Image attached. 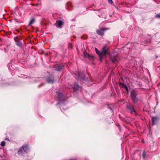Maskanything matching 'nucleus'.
Segmentation results:
<instances>
[{
    "label": "nucleus",
    "mask_w": 160,
    "mask_h": 160,
    "mask_svg": "<svg viewBox=\"0 0 160 160\" xmlns=\"http://www.w3.org/2000/svg\"><path fill=\"white\" fill-rule=\"evenodd\" d=\"M5 142L4 141H2L1 143V146L4 147L5 146Z\"/></svg>",
    "instance_id": "nucleus-22"
},
{
    "label": "nucleus",
    "mask_w": 160,
    "mask_h": 160,
    "mask_svg": "<svg viewBox=\"0 0 160 160\" xmlns=\"http://www.w3.org/2000/svg\"><path fill=\"white\" fill-rule=\"evenodd\" d=\"M95 50L96 52V53L98 54L99 56L100 59L101 61H102V54L101 51H99L98 50V49L97 48H95Z\"/></svg>",
    "instance_id": "nucleus-12"
},
{
    "label": "nucleus",
    "mask_w": 160,
    "mask_h": 160,
    "mask_svg": "<svg viewBox=\"0 0 160 160\" xmlns=\"http://www.w3.org/2000/svg\"><path fill=\"white\" fill-rule=\"evenodd\" d=\"M82 79L84 81H87V78L86 77L85 75H84L83 76Z\"/></svg>",
    "instance_id": "nucleus-21"
},
{
    "label": "nucleus",
    "mask_w": 160,
    "mask_h": 160,
    "mask_svg": "<svg viewBox=\"0 0 160 160\" xmlns=\"http://www.w3.org/2000/svg\"><path fill=\"white\" fill-rule=\"evenodd\" d=\"M110 109L111 110V108H110Z\"/></svg>",
    "instance_id": "nucleus-27"
},
{
    "label": "nucleus",
    "mask_w": 160,
    "mask_h": 160,
    "mask_svg": "<svg viewBox=\"0 0 160 160\" xmlns=\"http://www.w3.org/2000/svg\"><path fill=\"white\" fill-rule=\"evenodd\" d=\"M73 88L74 90V91H76L79 89V86L78 85H77L74 86L73 87Z\"/></svg>",
    "instance_id": "nucleus-18"
},
{
    "label": "nucleus",
    "mask_w": 160,
    "mask_h": 160,
    "mask_svg": "<svg viewBox=\"0 0 160 160\" xmlns=\"http://www.w3.org/2000/svg\"><path fill=\"white\" fill-rule=\"evenodd\" d=\"M53 77L52 76L49 77L47 79V82L49 83H52L54 82Z\"/></svg>",
    "instance_id": "nucleus-11"
},
{
    "label": "nucleus",
    "mask_w": 160,
    "mask_h": 160,
    "mask_svg": "<svg viewBox=\"0 0 160 160\" xmlns=\"http://www.w3.org/2000/svg\"><path fill=\"white\" fill-rule=\"evenodd\" d=\"M158 118L157 117H152V125H154L157 122Z\"/></svg>",
    "instance_id": "nucleus-10"
},
{
    "label": "nucleus",
    "mask_w": 160,
    "mask_h": 160,
    "mask_svg": "<svg viewBox=\"0 0 160 160\" xmlns=\"http://www.w3.org/2000/svg\"><path fill=\"white\" fill-rule=\"evenodd\" d=\"M127 109L128 112H130L131 113H134L135 114V112L134 110L133 107L132 105L130 103H127Z\"/></svg>",
    "instance_id": "nucleus-2"
},
{
    "label": "nucleus",
    "mask_w": 160,
    "mask_h": 160,
    "mask_svg": "<svg viewBox=\"0 0 160 160\" xmlns=\"http://www.w3.org/2000/svg\"><path fill=\"white\" fill-rule=\"evenodd\" d=\"M66 66V64L64 63L58 64L54 66L55 70H62L65 69V68Z\"/></svg>",
    "instance_id": "nucleus-1"
},
{
    "label": "nucleus",
    "mask_w": 160,
    "mask_h": 160,
    "mask_svg": "<svg viewBox=\"0 0 160 160\" xmlns=\"http://www.w3.org/2000/svg\"><path fill=\"white\" fill-rule=\"evenodd\" d=\"M63 24L62 22L60 20H57L55 23V26L58 28H61V26Z\"/></svg>",
    "instance_id": "nucleus-8"
},
{
    "label": "nucleus",
    "mask_w": 160,
    "mask_h": 160,
    "mask_svg": "<svg viewBox=\"0 0 160 160\" xmlns=\"http://www.w3.org/2000/svg\"><path fill=\"white\" fill-rule=\"evenodd\" d=\"M156 16L157 18H160V14H157L156 15Z\"/></svg>",
    "instance_id": "nucleus-25"
},
{
    "label": "nucleus",
    "mask_w": 160,
    "mask_h": 160,
    "mask_svg": "<svg viewBox=\"0 0 160 160\" xmlns=\"http://www.w3.org/2000/svg\"><path fill=\"white\" fill-rule=\"evenodd\" d=\"M57 104L58 105H59L60 109L62 112V110L64 109V108L65 110H66L67 108V107L65 106L64 105L63 103H62L61 102H59Z\"/></svg>",
    "instance_id": "nucleus-9"
},
{
    "label": "nucleus",
    "mask_w": 160,
    "mask_h": 160,
    "mask_svg": "<svg viewBox=\"0 0 160 160\" xmlns=\"http://www.w3.org/2000/svg\"><path fill=\"white\" fill-rule=\"evenodd\" d=\"M146 156V153L145 151L143 152L142 153V156L144 158Z\"/></svg>",
    "instance_id": "nucleus-23"
},
{
    "label": "nucleus",
    "mask_w": 160,
    "mask_h": 160,
    "mask_svg": "<svg viewBox=\"0 0 160 160\" xmlns=\"http://www.w3.org/2000/svg\"><path fill=\"white\" fill-rule=\"evenodd\" d=\"M22 147H23L24 151L25 152H27L29 151V149L28 145H23Z\"/></svg>",
    "instance_id": "nucleus-13"
},
{
    "label": "nucleus",
    "mask_w": 160,
    "mask_h": 160,
    "mask_svg": "<svg viewBox=\"0 0 160 160\" xmlns=\"http://www.w3.org/2000/svg\"><path fill=\"white\" fill-rule=\"evenodd\" d=\"M57 93L58 100H59V99L62 98L63 97V95L62 93L59 92H57Z\"/></svg>",
    "instance_id": "nucleus-15"
},
{
    "label": "nucleus",
    "mask_w": 160,
    "mask_h": 160,
    "mask_svg": "<svg viewBox=\"0 0 160 160\" xmlns=\"http://www.w3.org/2000/svg\"><path fill=\"white\" fill-rule=\"evenodd\" d=\"M136 95L137 92L134 89L132 90L131 91V96L132 100L134 102L137 101V99L136 98Z\"/></svg>",
    "instance_id": "nucleus-3"
},
{
    "label": "nucleus",
    "mask_w": 160,
    "mask_h": 160,
    "mask_svg": "<svg viewBox=\"0 0 160 160\" xmlns=\"http://www.w3.org/2000/svg\"><path fill=\"white\" fill-rule=\"evenodd\" d=\"M34 21V19L33 18L29 22V25H31L32 24H33Z\"/></svg>",
    "instance_id": "nucleus-20"
},
{
    "label": "nucleus",
    "mask_w": 160,
    "mask_h": 160,
    "mask_svg": "<svg viewBox=\"0 0 160 160\" xmlns=\"http://www.w3.org/2000/svg\"><path fill=\"white\" fill-rule=\"evenodd\" d=\"M119 85L121 87H122L123 88H124L127 91V92H128V88L125 84H123V83H120L119 84Z\"/></svg>",
    "instance_id": "nucleus-16"
},
{
    "label": "nucleus",
    "mask_w": 160,
    "mask_h": 160,
    "mask_svg": "<svg viewBox=\"0 0 160 160\" xmlns=\"http://www.w3.org/2000/svg\"><path fill=\"white\" fill-rule=\"evenodd\" d=\"M109 3L111 4L112 3V0H108Z\"/></svg>",
    "instance_id": "nucleus-24"
},
{
    "label": "nucleus",
    "mask_w": 160,
    "mask_h": 160,
    "mask_svg": "<svg viewBox=\"0 0 160 160\" xmlns=\"http://www.w3.org/2000/svg\"><path fill=\"white\" fill-rule=\"evenodd\" d=\"M16 45L19 47H21L22 46V42L19 41H16Z\"/></svg>",
    "instance_id": "nucleus-17"
},
{
    "label": "nucleus",
    "mask_w": 160,
    "mask_h": 160,
    "mask_svg": "<svg viewBox=\"0 0 160 160\" xmlns=\"http://www.w3.org/2000/svg\"><path fill=\"white\" fill-rule=\"evenodd\" d=\"M75 76L76 78L81 79L83 75V72L82 71H76Z\"/></svg>",
    "instance_id": "nucleus-4"
},
{
    "label": "nucleus",
    "mask_w": 160,
    "mask_h": 160,
    "mask_svg": "<svg viewBox=\"0 0 160 160\" xmlns=\"http://www.w3.org/2000/svg\"><path fill=\"white\" fill-rule=\"evenodd\" d=\"M84 55L85 58H88L90 60H94L95 58V57L94 55L89 54L86 52H84Z\"/></svg>",
    "instance_id": "nucleus-5"
},
{
    "label": "nucleus",
    "mask_w": 160,
    "mask_h": 160,
    "mask_svg": "<svg viewBox=\"0 0 160 160\" xmlns=\"http://www.w3.org/2000/svg\"><path fill=\"white\" fill-rule=\"evenodd\" d=\"M102 57L105 56L108 53V50L106 47H104L102 48V50L101 51Z\"/></svg>",
    "instance_id": "nucleus-7"
},
{
    "label": "nucleus",
    "mask_w": 160,
    "mask_h": 160,
    "mask_svg": "<svg viewBox=\"0 0 160 160\" xmlns=\"http://www.w3.org/2000/svg\"><path fill=\"white\" fill-rule=\"evenodd\" d=\"M110 59L112 62H115L116 61V59L115 57H111Z\"/></svg>",
    "instance_id": "nucleus-19"
},
{
    "label": "nucleus",
    "mask_w": 160,
    "mask_h": 160,
    "mask_svg": "<svg viewBox=\"0 0 160 160\" xmlns=\"http://www.w3.org/2000/svg\"><path fill=\"white\" fill-rule=\"evenodd\" d=\"M6 139H7V140H9V139L8 138H6Z\"/></svg>",
    "instance_id": "nucleus-26"
},
{
    "label": "nucleus",
    "mask_w": 160,
    "mask_h": 160,
    "mask_svg": "<svg viewBox=\"0 0 160 160\" xmlns=\"http://www.w3.org/2000/svg\"><path fill=\"white\" fill-rule=\"evenodd\" d=\"M23 147H21L18 151V154L20 155H23L24 152Z\"/></svg>",
    "instance_id": "nucleus-14"
},
{
    "label": "nucleus",
    "mask_w": 160,
    "mask_h": 160,
    "mask_svg": "<svg viewBox=\"0 0 160 160\" xmlns=\"http://www.w3.org/2000/svg\"><path fill=\"white\" fill-rule=\"evenodd\" d=\"M107 29L104 28H101L97 30L96 32L98 35L102 36L104 34L105 31Z\"/></svg>",
    "instance_id": "nucleus-6"
}]
</instances>
